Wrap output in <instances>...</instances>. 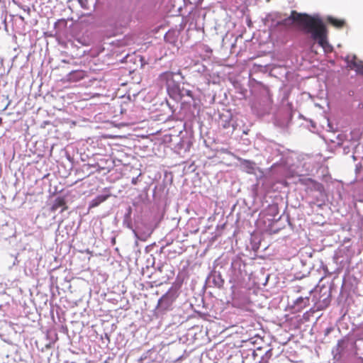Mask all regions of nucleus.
Returning <instances> with one entry per match:
<instances>
[{
	"instance_id": "9d476101",
	"label": "nucleus",
	"mask_w": 363,
	"mask_h": 363,
	"mask_svg": "<svg viewBox=\"0 0 363 363\" xmlns=\"http://www.w3.org/2000/svg\"><path fill=\"white\" fill-rule=\"evenodd\" d=\"M328 21L332 24L333 26L337 28H342L345 24V21L344 20H342V19H337V18H333V17H328Z\"/></svg>"
},
{
	"instance_id": "6e6552de",
	"label": "nucleus",
	"mask_w": 363,
	"mask_h": 363,
	"mask_svg": "<svg viewBox=\"0 0 363 363\" xmlns=\"http://www.w3.org/2000/svg\"><path fill=\"white\" fill-rule=\"evenodd\" d=\"M240 161L242 168L247 173L253 174L255 172V165H256L255 162L250 161V160H243V159H240Z\"/></svg>"
},
{
	"instance_id": "0eeeda50",
	"label": "nucleus",
	"mask_w": 363,
	"mask_h": 363,
	"mask_svg": "<svg viewBox=\"0 0 363 363\" xmlns=\"http://www.w3.org/2000/svg\"><path fill=\"white\" fill-rule=\"evenodd\" d=\"M85 77V73L82 70H75L70 72L67 75V80L70 82H77L84 79Z\"/></svg>"
},
{
	"instance_id": "f257e3e1",
	"label": "nucleus",
	"mask_w": 363,
	"mask_h": 363,
	"mask_svg": "<svg viewBox=\"0 0 363 363\" xmlns=\"http://www.w3.org/2000/svg\"><path fill=\"white\" fill-rule=\"evenodd\" d=\"M301 26L303 30L310 34L313 40L318 42V45L323 48L328 45V30L323 21L315 16L308 14L297 15L296 18Z\"/></svg>"
},
{
	"instance_id": "1a4fd4ad",
	"label": "nucleus",
	"mask_w": 363,
	"mask_h": 363,
	"mask_svg": "<svg viewBox=\"0 0 363 363\" xmlns=\"http://www.w3.org/2000/svg\"><path fill=\"white\" fill-rule=\"evenodd\" d=\"M110 196L109 194L107 195H99L96 196L95 199H94L90 204H89V208H95L98 206L99 204L105 201L108 197Z\"/></svg>"
},
{
	"instance_id": "423d86ee",
	"label": "nucleus",
	"mask_w": 363,
	"mask_h": 363,
	"mask_svg": "<svg viewBox=\"0 0 363 363\" xmlns=\"http://www.w3.org/2000/svg\"><path fill=\"white\" fill-rule=\"evenodd\" d=\"M62 208L61 212L67 210V206H66L65 199L63 197L59 196L55 199L52 206H51V211L55 212L58 208Z\"/></svg>"
},
{
	"instance_id": "f8f14e48",
	"label": "nucleus",
	"mask_w": 363,
	"mask_h": 363,
	"mask_svg": "<svg viewBox=\"0 0 363 363\" xmlns=\"http://www.w3.org/2000/svg\"><path fill=\"white\" fill-rule=\"evenodd\" d=\"M186 94L190 96L191 98H193V94H192V92L191 91H186Z\"/></svg>"
},
{
	"instance_id": "20e7f679",
	"label": "nucleus",
	"mask_w": 363,
	"mask_h": 363,
	"mask_svg": "<svg viewBox=\"0 0 363 363\" xmlns=\"http://www.w3.org/2000/svg\"><path fill=\"white\" fill-rule=\"evenodd\" d=\"M346 60L348 62V67L350 69H355V71L360 74L363 75V62L357 60V57L353 55L351 60L347 57Z\"/></svg>"
},
{
	"instance_id": "9b49d317",
	"label": "nucleus",
	"mask_w": 363,
	"mask_h": 363,
	"mask_svg": "<svg viewBox=\"0 0 363 363\" xmlns=\"http://www.w3.org/2000/svg\"><path fill=\"white\" fill-rule=\"evenodd\" d=\"M316 186H317V190H318V191L323 190V186L321 184L317 183Z\"/></svg>"
},
{
	"instance_id": "f03ea898",
	"label": "nucleus",
	"mask_w": 363,
	"mask_h": 363,
	"mask_svg": "<svg viewBox=\"0 0 363 363\" xmlns=\"http://www.w3.org/2000/svg\"><path fill=\"white\" fill-rule=\"evenodd\" d=\"M174 73L164 72L160 74L158 81L161 85H165L168 92L176 91L179 89V84L174 79Z\"/></svg>"
},
{
	"instance_id": "7ed1b4c3",
	"label": "nucleus",
	"mask_w": 363,
	"mask_h": 363,
	"mask_svg": "<svg viewBox=\"0 0 363 363\" xmlns=\"http://www.w3.org/2000/svg\"><path fill=\"white\" fill-rule=\"evenodd\" d=\"M176 298L175 294L167 292L160 298L158 306L163 310H169Z\"/></svg>"
},
{
	"instance_id": "39448f33",
	"label": "nucleus",
	"mask_w": 363,
	"mask_h": 363,
	"mask_svg": "<svg viewBox=\"0 0 363 363\" xmlns=\"http://www.w3.org/2000/svg\"><path fill=\"white\" fill-rule=\"evenodd\" d=\"M297 15H302L301 13H298L296 11H292L291 16L281 21L277 22V26H283L285 27H290L292 26L293 22L296 21L298 23V21L296 18Z\"/></svg>"
}]
</instances>
